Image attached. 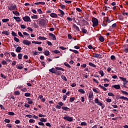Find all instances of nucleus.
Here are the masks:
<instances>
[{"label":"nucleus","mask_w":128,"mask_h":128,"mask_svg":"<svg viewBox=\"0 0 128 128\" xmlns=\"http://www.w3.org/2000/svg\"><path fill=\"white\" fill-rule=\"evenodd\" d=\"M38 25L40 26H44L46 22H48V20H46L44 19H40L38 22Z\"/></svg>","instance_id":"obj_1"},{"label":"nucleus","mask_w":128,"mask_h":128,"mask_svg":"<svg viewBox=\"0 0 128 128\" xmlns=\"http://www.w3.org/2000/svg\"><path fill=\"white\" fill-rule=\"evenodd\" d=\"M92 26L93 28H96V26H98V20L96 18H93L92 20Z\"/></svg>","instance_id":"obj_2"},{"label":"nucleus","mask_w":128,"mask_h":128,"mask_svg":"<svg viewBox=\"0 0 128 128\" xmlns=\"http://www.w3.org/2000/svg\"><path fill=\"white\" fill-rule=\"evenodd\" d=\"M8 9L10 10H16V5L15 4H10V6H8Z\"/></svg>","instance_id":"obj_3"},{"label":"nucleus","mask_w":128,"mask_h":128,"mask_svg":"<svg viewBox=\"0 0 128 128\" xmlns=\"http://www.w3.org/2000/svg\"><path fill=\"white\" fill-rule=\"evenodd\" d=\"M64 120H68V122H72V120H74V118L70 116H65L64 117Z\"/></svg>","instance_id":"obj_4"},{"label":"nucleus","mask_w":128,"mask_h":128,"mask_svg":"<svg viewBox=\"0 0 128 128\" xmlns=\"http://www.w3.org/2000/svg\"><path fill=\"white\" fill-rule=\"evenodd\" d=\"M58 105H56V108H58V110H60L62 108V106H64V104L62 102H58Z\"/></svg>","instance_id":"obj_5"},{"label":"nucleus","mask_w":128,"mask_h":128,"mask_svg":"<svg viewBox=\"0 0 128 128\" xmlns=\"http://www.w3.org/2000/svg\"><path fill=\"white\" fill-rule=\"evenodd\" d=\"M22 20H24V22H30V16H25L23 17Z\"/></svg>","instance_id":"obj_6"},{"label":"nucleus","mask_w":128,"mask_h":128,"mask_svg":"<svg viewBox=\"0 0 128 128\" xmlns=\"http://www.w3.org/2000/svg\"><path fill=\"white\" fill-rule=\"evenodd\" d=\"M95 104H98V106H100L102 107V108H104V106H102V103L98 102V98H96L94 100Z\"/></svg>","instance_id":"obj_7"},{"label":"nucleus","mask_w":128,"mask_h":128,"mask_svg":"<svg viewBox=\"0 0 128 128\" xmlns=\"http://www.w3.org/2000/svg\"><path fill=\"white\" fill-rule=\"evenodd\" d=\"M23 44H26V46H30V44L32 42L28 40H24Z\"/></svg>","instance_id":"obj_8"},{"label":"nucleus","mask_w":128,"mask_h":128,"mask_svg":"<svg viewBox=\"0 0 128 128\" xmlns=\"http://www.w3.org/2000/svg\"><path fill=\"white\" fill-rule=\"evenodd\" d=\"M48 36H50L52 38V40H56V36L53 34L49 33Z\"/></svg>","instance_id":"obj_9"},{"label":"nucleus","mask_w":128,"mask_h":128,"mask_svg":"<svg viewBox=\"0 0 128 128\" xmlns=\"http://www.w3.org/2000/svg\"><path fill=\"white\" fill-rule=\"evenodd\" d=\"M58 10L60 13V14H58V16H63L64 14V11H62V10H61L60 9H58Z\"/></svg>","instance_id":"obj_10"},{"label":"nucleus","mask_w":128,"mask_h":128,"mask_svg":"<svg viewBox=\"0 0 128 128\" xmlns=\"http://www.w3.org/2000/svg\"><path fill=\"white\" fill-rule=\"evenodd\" d=\"M62 110H66V112H68V110L70 112V108L66 106H62Z\"/></svg>","instance_id":"obj_11"},{"label":"nucleus","mask_w":128,"mask_h":128,"mask_svg":"<svg viewBox=\"0 0 128 128\" xmlns=\"http://www.w3.org/2000/svg\"><path fill=\"white\" fill-rule=\"evenodd\" d=\"M50 16H51V18H58V15L54 13H51L50 14Z\"/></svg>","instance_id":"obj_12"},{"label":"nucleus","mask_w":128,"mask_h":128,"mask_svg":"<svg viewBox=\"0 0 128 128\" xmlns=\"http://www.w3.org/2000/svg\"><path fill=\"white\" fill-rule=\"evenodd\" d=\"M112 88H116V90H120V85H114L112 86Z\"/></svg>","instance_id":"obj_13"},{"label":"nucleus","mask_w":128,"mask_h":128,"mask_svg":"<svg viewBox=\"0 0 128 128\" xmlns=\"http://www.w3.org/2000/svg\"><path fill=\"white\" fill-rule=\"evenodd\" d=\"M13 18H14V20H16V22H20V17L14 16Z\"/></svg>","instance_id":"obj_14"},{"label":"nucleus","mask_w":128,"mask_h":128,"mask_svg":"<svg viewBox=\"0 0 128 128\" xmlns=\"http://www.w3.org/2000/svg\"><path fill=\"white\" fill-rule=\"evenodd\" d=\"M73 28L76 29V30L80 32V28L76 24H73Z\"/></svg>","instance_id":"obj_15"},{"label":"nucleus","mask_w":128,"mask_h":128,"mask_svg":"<svg viewBox=\"0 0 128 128\" xmlns=\"http://www.w3.org/2000/svg\"><path fill=\"white\" fill-rule=\"evenodd\" d=\"M27 100H28V104H32V99L30 98H28Z\"/></svg>","instance_id":"obj_16"},{"label":"nucleus","mask_w":128,"mask_h":128,"mask_svg":"<svg viewBox=\"0 0 128 128\" xmlns=\"http://www.w3.org/2000/svg\"><path fill=\"white\" fill-rule=\"evenodd\" d=\"M49 72H52V74H56V72L54 70V68H52L49 70Z\"/></svg>","instance_id":"obj_17"},{"label":"nucleus","mask_w":128,"mask_h":128,"mask_svg":"<svg viewBox=\"0 0 128 128\" xmlns=\"http://www.w3.org/2000/svg\"><path fill=\"white\" fill-rule=\"evenodd\" d=\"M106 20H105V22H108V24H110V22H112V20H110V18L108 17H106Z\"/></svg>","instance_id":"obj_18"},{"label":"nucleus","mask_w":128,"mask_h":128,"mask_svg":"<svg viewBox=\"0 0 128 128\" xmlns=\"http://www.w3.org/2000/svg\"><path fill=\"white\" fill-rule=\"evenodd\" d=\"M20 50H22V47H17L16 50V52H20Z\"/></svg>","instance_id":"obj_19"},{"label":"nucleus","mask_w":128,"mask_h":128,"mask_svg":"<svg viewBox=\"0 0 128 128\" xmlns=\"http://www.w3.org/2000/svg\"><path fill=\"white\" fill-rule=\"evenodd\" d=\"M99 40H100V42H104V37L102 36H100L99 37Z\"/></svg>","instance_id":"obj_20"},{"label":"nucleus","mask_w":128,"mask_h":128,"mask_svg":"<svg viewBox=\"0 0 128 128\" xmlns=\"http://www.w3.org/2000/svg\"><path fill=\"white\" fill-rule=\"evenodd\" d=\"M61 78H62V80H65V82H68V79L66 78V76L62 75L61 76Z\"/></svg>","instance_id":"obj_21"},{"label":"nucleus","mask_w":128,"mask_h":128,"mask_svg":"<svg viewBox=\"0 0 128 128\" xmlns=\"http://www.w3.org/2000/svg\"><path fill=\"white\" fill-rule=\"evenodd\" d=\"M44 54H45V56H48L50 55V51L46 50L44 52Z\"/></svg>","instance_id":"obj_22"},{"label":"nucleus","mask_w":128,"mask_h":128,"mask_svg":"<svg viewBox=\"0 0 128 128\" xmlns=\"http://www.w3.org/2000/svg\"><path fill=\"white\" fill-rule=\"evenodd\" d=\"M118 18L120 20H124V16H122L119 15L118 16Z\"/></svg>","instance_id":"obj_23"},{"label":"nucleus","mask_w":128,"mask_h":128,"mask_svg":"<svg viewBox=\"0 0 128 128\" xmlns=\"http://www.w3.org/2000/svg\"><path fill=\"white\" fill-rule=\"evenodd\" d=\"M70 52H74V54H78V52L76 50H74L72 49H70Z\"/></svg>","instance_id":"obj_24"},{"label":"nucleus","mask_w":128,"mask_h":128,"mask_svg":"<svg viewBox=\"0 0 128 128\" xmlns=\"http://www.w3.org/2000/svg\"><path fill=\"white\" fill-rule=\"evenodd\" d=\"M12 14H15L16 16H20V12H18V11H12Z\"/></svg>","instance_id":"obj_25"},{"label":"nucleus","mask_w":128,"mask_h":128,"mask_svg":"<svg viewBox=\"0 0 128 128\" xmlns=\"http://www.w3.org/2000/svg\"><path fill=\"white\" fill-rule=\"evenodd\" d=\"M39 40H46V38L44 37V36H39L38 38Z\"/></svg>","instance_id":"obj_26"},{"label":"nucleus","mask_w":128,"mask_h":128,"mask_svg":"<svg viewBox=\"0 0 128 128\" xmlns=\"http://www.w3.org/2000/svg\"><path fill=\"white\" fill-rule=\"evenodd\" d=\"M89 66H92L93 68H96V64L90 62L88 63Z\"/></svg>","instance_id":"obj_27"},{"label":"nucleus","mask_w":128,"mask_h":128,"mask_svg":"<svg viewBox=\"0 0 128 128\" xmlns=\"http://www.w3.org/2000/svg\"><path fill=\"white\" fill-rule=\"evenodd\" d=\"M56 69L57 70H62V72H64V69L62 68H60V67H56Z\"/></svg>","instance_id":"obj_28"},{"label":"nucleus","mask_w":128,"mask_h":128,"mask_svg":"<svg viewBox=\"0 0 128 128\" xmlns=\"http://www.w3.org/2000/svg\"><path fill=\"white\" fill-rule=\"evenodd\" d=\"M10 21V19L8 18H4L2 20V22H8Z\"/></svg>","instance_id":"obj_29"},{"label":"nucleus","mask_w":128,"mask_h":128,"mask_svg":"<svg viewBox=\"0 0 128 128\" xmlns=\"http://www.w3.org/2000/svg\"><path fill=\"white\" fill-rule=\"evenodd\" d=\"M82 32H83V34H86V32H88V30H86L84 28H82Z\"/></svg>","instance_id":"obj_30"},{"label":"nucleus","mask_w":128,"mask_h":128,"mask_svg":"<svg viewBox=\"0 0 128 128\" xmlns=\"http://www.w3.org/2000/svg\"><path fill=\"white\" fill-rule=\"evenodd\" d=\"M64 65L65 66H66L68 68H72V66H70V65H69L67 62H64Z\"/></svg>","instance_id":"obj_31"},{"label":"nucleus","mask_w":128,"mask_h":128,"mask_svg":"<svg viewBox=\"0 0 128 128\" xmlns=\"http://www.w3.org/2000/svg\"><path fill=\"white\" fill-rule=\"evenodd\" d=\"M2 34H6V36H8V32L4 31L2 32Z\"/></svg>","instance_id":"obj_32"},{"label":"nucleus","mask_w":128,"mask_h":128,"mask_svg":"<svg viewBox=\"0 0 128 128\" xmlns=\"http://www.w3.org/2000/svg\"><path fill=\"white\" fill-rule=\"evenodd\" d=\"M14 94H15L16 96H20V91L17 90L14 92Z\"/></svg>","instance_id":"obj_33"},{"label":"nucleus","mask_w":128,"mask_h":128,"mask_svg":"<svg viewBox=\"0 0 128 128\" xmlns=\"http://www.w3.org/2000/svg\"><path fill=\"white\" fill-rule=\"evenodd\" d=\"M74 100H76V98L74 97L70 98V102H74Z\"/></svg>","instance_id":"obj_34"},{"label":"nucleus","mask_w":128,"mask_h":128,"mask_svg":"<svg viewBox=\"0 0 128 128\" xmlns=\"http://www.w3.org/2000/svg\"><path fill=\"white\" fill-rule=\"evenodd\" d=\"M32 44H42V42H32Z\"/></svg>","instance_id":"obj_35"},{"label":"nucleus","mask_w":128,"mask_h":128,"mask_svg":"<svg viewBox=\"0 0 128 128\" xmlns=\"http://www.w3.org/2000/svg\"><path fill=\"white\" fill-rule=\"evenodd\" d=\"M100 88H102V90H108V89H106V88L104 86H102V85H99Z\"/></svg>","instance_id":"obj_36"},{"label":"nucleus","mask_w":128,"mask_h":128,"mask_svg":"<svg viewBox=\"0 0 128 128\" xmlns=\"http://www.w3.org/2000/svg\"><path fill=\"white\" fill-rule=\"evenodd\" d=\"M100 54H93L94 58H100Z\"/></svg>","instance_id":"obj_37"},{"label":"nucleus","mask_w":128,"mask_h":128,"mask_svg":"<svg viewBox=\"0 0 128 128\" xmlns=\"http://www.w3.org/2000/svg\"><path fill=\"white\" fill-rule=\"evenodd\" d=\"M12 36H18V34H16V33L14 31H12Z\"/></svg>","instance_id":"obj_38"},{"label":"nucleus","mask_w":128,"mask_h":128,"mask_svg":"<svg viewBox=\"0 0 128 128\" xmlns=\"http://www.w3.org/2000/svg\"><path fill=\"white\" fill-rule=\"evenodd\" d=\"M99 72V74H100V76H104V71H102V70H100V71H98Z\"/></svg>","instance_id":"obj_39"},{"label":"nucleus","mask_w":128,"mask_h":128,"mask_svg":"<svg viewBox=\"0 0 128 128\" xmlns=\"http://www.w3.org/2000/svg\"><path fill=\"white\" fill-rule=\"evenodd\" d=\"M52 52H54V54H60V52L58 50H52Z\"/></svg>","instance_id":"obj_40"},{"label":"nucleus","mask_w":128,"mask_h":128,"mask_svg":"<svg viewBox=\"0 0 128 128\" xmlns=\"http://www.w3.org/2000/svg\"><path fill=\"white\" fill-rule=\"evenodd\" d=\"M40 122H47V120H46V119L44 118H41L40 119Z\"/></svg>","instance_id":"obj_41"},{"label":"nucleus","mask_w":128,"mask_h":128,"mask_svg":"<svg viewBox=\"0 0 128 128\" xmlns=\"http://www.w3.org/2000/svg\"><path fill=\"white\" fill-rule=\"evenodd\" d=\"M22 54H18V58L19 60H22Z\"/></svg>","instance_id":"obj_42"},{"label":"nucleus","mask_w":128,"mask_h":128,"mask_svg":"<svg viewBox=\"0 0 128 128\" xmlns=\"http://www.w3.org/2000/svg\"><path fill=\"white\" fill-rule=\"evenodd\" d=\"M120 100H126V97H124V96H122L120 97Z\"/></svg>","instance_id":"obj_43"},{"label":"nucleus","mask_w":128,"mask_h":128,"mask_svg":"<svg viewBox=\"0 0 128 128\" xmlns=\"http://www.w3.org/2000/svg\"><path fill=\"white\" fill-rule=\"evenodd\" d=\"M121 92L123 94H126V96H128V93L126 91H124L122 90Z\"/></svg>","instance_id":"obj_44"},{"label":"nucleus","mask_w":128,"mask_h":128,"mask_svg":"<svg viewBox=\"0 0 128 128\" xmlns=\"http://www.w3.org/2000/svg\"><path fill=\"white\" fill-rule=\"evenodd\" d=\"M16 68H18V70H22V68H24V67L22 66H16Z\"/></svg>","instance_id":"obj_45"},{"label":"nucleus","mask_w":128,"mask_h":128,"mask_svg":"<svg viewBox=\"0 0 128 128\" xmlns=\"http://www.w3.org/2000/svg\"><path fill=\"white\" fill-rule=\"evenodd\" d=\"M88 98H94V94L92 93L90 94L88 96Z\"/></svg>","instance_id":"obj_46"},{"label":"nucleus","mask_w":128,"mask_h":128,"mask_svg":"<svg viewBox=\"0 0 128 128\" xmlns=\"http://www.w3.org/2000/svg\"><path fill=\"white\" fill-rule=\"evenodd\" d=\"M4 122H6L7 124H10V120L8 119H5Z\"/></svg>","instance_id":"obj_47"},{"label":"nucleus","mask_w":128,"mask_h":128,"mask_svg":"<svg viewBox=\"0 0 128 128\" xmlns=\"http://www.w3.org/2000/svg\"><path fill=\"white\" fill-rule=\"evenodd\" d=\"M120 80H122V82H126V79L124 78H122V77H120Z\"/></svg>","instance_id":"obj_48"},{"label":"nucleus","mask_w":128,"mask_h":128,"mask_svg":"<svg viewBox=\"0 0 128 128\" xmlns=\"http://www.w3.org/2000/svg\"><path fill=\"white\" fill-rule=\"evenodd\" d=\"M14 40L16 42H20V40L16 37L14 38Z\"/></svg>","instance_id":"obj_49"},{"label":"nucleus","mask_w":128,"mask_h":128,"mask_svg":"<svg viewBox=\"0 0 128 128\" xmlns=\"http://www.w3.org/2000/svg\"><path fill=\"white\" fill-rule=\"evenodd\" d=\"M78 92H81V94H84V90L82 89H80L78 90Z\"/></svg>","instance_id":"obj_50"},{"label":"nucleus","mask_w":128,"mask_h":128,"mask_svg":"<svg viewBox=\"0 0 128 128\" xmlns=\"http://www.w3.org/2000/svg\"><path fill=\"white\" fill-rule=\"evenodd\" d=\"M108 96H114V94H112V92H108Z\"/></svg>","instance_id":"obj_51"},{"label":"nucleus","mask_w":128,"mask_h":128,"mask_svg":"<svg viewBox=\"0 0 128 128\" xmlns=\"http://www.w3.org/2000/svg\"><path fill=\"white\" fill-rule=\"evenodd\" d=\"M64 2L66 4H72V1L70 0H65Z\"/></svg>","instance_id":"obj_52"},{"label":"nucleus","mask_w":128,"mask_h":128,"mask_svg":"<svg viewBox=\"0 0 128 128\" xmlns=\"http://www.w3.org/2000/svg\"><path fill=\"white\" fill-rule=\"evenodd\" d=\"M46 126H49V128L52 127V125L50 124V122H46Z\"/></svg>","instance_id":"obj_53"},{"label":"nucleus","mask_w":128,"mask_h":128,"mask_svg":"<svg viewBox=\"0 0 128 128\" xmlns=\"http://www.w3.org/2000/svg\"><path fill=\"white\" fill-rule=\"evenodd\" d=\"M8 114L9 116H14V112H8Z\"/></svg>","instance_id":"obj_54"},{"label":"nucleus","mask_w":128,"mask_h":128,"mask_svg":"<svg viewBox=\"0 0 128 128\" xmlns=\"http://www.w3.org/2000/svg\"><path fill=\"white\" fill-rule=\"evenodd\" d=\"M38 14H42V10L41 9H38Z\"/></svg>","instance_id":"obj_55"},{"label":"nucleus","mask_w":128,"mask_h":128,"mask_svg":"<svg viewBox=\"0 0 128 128\" xmlns=\"http://www.w3.org/2000/svg\"><path fill=\"white\" fill-rule=\"evenodd\" d=\"M106 20H104L102 23V26H106Z\"/></svg>","instance_id":"obj_56"},{"label":"nucleus","mask_w":128,"mask_h":128,"mask_svg":"<svg viewBox=\"0 0 128 128\" xmlns=\"http://www.w3.org/2000/svg\"><path fill=\"white\" fill-rule=\"evenodd\" d=\"M20 28H24H24H26V26L24 25V24H21L20 25Z\"/></svg>","instance_id":"obj_57"},{"label":"nucleus","mask_w":128,"mask_h":128,"mask_svg":"<svg viewBox=\"0 0 128 128\" xmlns=\"http://www.w3.org/2000/svg\"><path fill=\"white\" fill-rule=\"evenodd\" d=\"M18 34L20 36H21V38H24V35H22V34L20 32H18Z\"/></svg>","instance_id":"obj_58"},{"label":"nucleus","mask_w":128,"mask_h":128,"mask_svg":"<svg viewBox=\"0 0 128 128\" xmlns=\"http://www.w3.org/2000/svg\"><path fill=\"white\" fill-rule=\"evenodd\" d=\"M68 40H72V38L70 34H68Z\"/></svg>","instance_id":"obj_59"},{"label":"nucleus","mask_w":128,"mask_h":128,"mask_svg":"<svg viewBox=\"0 0 128 128\" xmlns=\"http://www.w3.org/2000/svg\"><path fill=\"white\" fill-rule=\"evenodd\" d=\"M25 96H30V93H25L24 94Z\"/></svg>","instance_id":"obj_60"},{"label":"nucleus","mask_w":128,"mask_h":128,"mask_svg":"<svg viewBox=\"0 0 128 128\" xmlns=\"http://www.w3.org/2000/svg\"><path fill=\"white\" fill-rule=\"evenodd\" d=\"M80 126H86V122H82L80 123Z\"/></svg>","instance_id":"obj_61"},{"label":"nucleus","mask_w":128,"mask_h":128,"mask_svg":"<svg viewBox=\"0 0 128 128\" xmlns=\"http://www.w3.org/2000/svg\"><path fill=\"white\" fill-rule=\"evenodd\" d=\"M38 124L39 126H44V124L42 122H38Z\"/></svg>","instance_id":"obj_62"},{"label":"nucleus","mask_w":128,"mask_h":128,"mask_svg":"<svg viewBox=\"0 0 128 128\" xmlns=\"http://www.w3.org/2000/svg\"><path fill=\"white\" fill-rule=\"evenodd\" d=\"M112 28H116V23H114V24H112Z\"/></svg>","instance_id":"obj_63"},{"label":"nucleus","mask_w":128,"mask_h":128,"mask_svg":"<svg viewBox=\"0 0 128 128\" xmlns=\"http://www.w3.org/2000/svg\"><path fill=\"white\" fill-rule=\"evenodd\" d=\"M124 52L126 53L128 52V46H127V48L124 50Z\"/></svg>","instance_id":"obj_64"}]
</instances>
